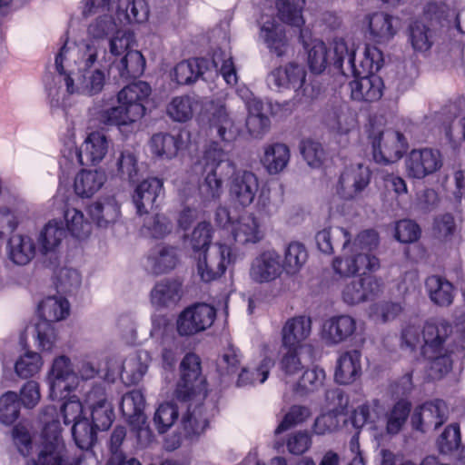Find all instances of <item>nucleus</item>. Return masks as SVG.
<instances>
[{
  "label": "nucleus",
  "instance_id": "nucleus-1",
  "mask_svg": "<svg viewBox=\"0 0 465 465\" xmlns=\"http://www.w3.org/2000/svg\"><path fill=\"white\" fill-rule=\"evenodd\" d=\"M207 394L206 381L201 375V361L194 353L186 354L181 362V380L175 398L188 402L187 412L182 418L180 433L185 439L199 438L209 426V417L202 404Z\"/></svg>",
  "mask_w": 465,
  "mask_h": 465
},
{
  "label": "nucleus",
  "instance_id": "nucleus-2",
  "mask_svg": "<svg viewBox=\"0 0 465 465\" xmlns=\"http://www.w3.org/2000/svg\"><path fill=\"white\" fill-rule=\"evenodd\" d=\"M456 336L453 328L444 319H431L425 322L422 330L408 326L402 331V340L411 350L420 349L423 357H432L442 350L452 349V343L465 349V314L456 322Z\"/></svg>",
  "mask_w": 465,
  "mask_h": 465
},
{
  "label": "nucleus",
  "instance_id": "nucleus-3",
  "mask_svg": "<svg viewBox=\"0 0 465 465\" xmlns=\"http://www.w3.org/2000/svg\"><path fill=\"white\" fill-rule=\"evenodd\" d=\"M203 179L199 184L201 202L206 204L218 201L223 193V179L230 176L235 164L218 144H212L204 153Z\"/></svg>",
  "mask_w": 465,
  "mask_h": 465
},
{
  "label": "nucleus",
  "instance_id": "nucleus-4",
  "mask_svg": "<svg viewBox=\"0 0 465 465\" xmlns=\"http://www.w3.org/2000/svg\"><path fill=\"white\" fill-rule=\"evenodd\" d=\"M151 91V86L143 81L126 85L118 93L119 105L104 112V122L106 124L121 126L138 121L144 115V102Z\"/></svg>",
  "mask_w": 465,
  "mask_h": 465
},
{
  "label": "nucleus",
  "instance_id": "nucleus-5",
  "mask_svg": "<svg viewBox=\"0 0 465 465\" xmlns=\"http://www.w3.org/2000/svg\"><path fill=\"white\" fill-rule=\"evenodd\" d=\"M307 72L303 65L289 63L271 71L267 76L270 88L278 92L294 91V100L298 103L308 104L316 99L320 89L306 81Z\"/></svg>",
  "mask_w": 465,
  "mask_h": 465
},
{
  "label": "nucleus",
  "instance_id": "nucleus-6",
  "mask_svg": "<svg viewBox=\"0 0 465 465\" xmlns=\"http://www.w3.org/2000/svg\"><path fill=\"white\" fill-rule=\"evenodd\" d=\"M333 64L345 76H360L363 74L378 71L382 65V52L376 46H366L364 51V60L361 61L360 67L355 64V48L351 45L350 47L343 39L333 41Z\"/></svg>",
  "mask_w": 465,
  "mask_h": 465
},
{
  "label": "nucleus",
  "instance_id": "nucleus-7",
  "mask_svg": "<svg viewBox=\"0 0 465 465\" xmlns=\"http://www.w3.org/2000/svg\"><path fill=\"white\" fill-rule=\"evenodd\" d=\"M368 139L377 163L389 164L401 159L408 148L405 136L399 131L371 124Z\"/></svg>",
  "mask_w": 465,
  "mask_h": 465
},
{
  "label": "nucleus",
  "instance_id": "nucleus-8",
  "mask_svg": "<svg viewBox=\"0 0 465 465\" xmlns=\"http://www.w3.org/2000/svg\"><path fill=\"white\" fill-rule=\"evenodd\" d=\"M66 54V46L60 48V76H64V82L66 91L70 94H84L93 95L102 91L104 84V74L100 69L90 71L92 66H85L84 63L83 54H81L80 65L83 66L77 73L71 72L66 74L64 72V60Z\"/></svg>",
  "mask_w": 465,
  "mask_h": 465
},
{
  "label": "nucleus",
  "instance_id": "nucleus-9",
  "mask_svg": "<svg viewBox=\"0 0 465 465\" xmlns=\"http://www.w3.org/2000/svg\"><path fill=\"white\" fill-rule=\"evenodd\" d=\"M39 321L35 325L39 346L43 351H51L56 343L58 322V298L52 295L45 298L38 305Z\"/></svg>",
  "mask_w": 465,
  "mask_h": 465
},
{
  "label": "nucleus",
  "instance_id": "nucleus-10",
  "mask_svg": "<svg viewBox=\"0 0 465 465\" xmlns=\"http://www.w3.org/2000/svg\"><path fill=\"white\" fill-rule=\"evenodd\" d=\"M42 445L38 465H58V412L54 405L46 406L42 411Z\"/></svg>",
  "mask_w": 465,
  "mask_h": 465
},
{
  "label": "nucleus",
  "instance_id": "nucleus-11",
  "mask_svg": "<svg viewBox=\"0 0 465 465\" xmlns=\"http://www.w3.org/2000/svg\"><path fill=\"white\" fill-rule=\"evenodd\" d=\"M119 29V25L107 15L99 16L89 25L88 34L94 40L84 45V49L75 50L77 53L83 52L85 66L94 65L100 54H105V45L100 40L114 35Z\"/></svg>",
  "mask_w": 465,
  "mask_h": 465
},
{
  "label": "nucleus",
  "instance_id": "nucleus-12",
  "mask_svg": "<svg viewBox=\"0 0 465 465\" xmlns=\"http://www.w3.org/2000/svg\"><path fill=\"white\" fill-rule=\"evenodd\" d=\"M232 262V249L223 243H215L199 254L197 272L201 279L209 282L222 276Z\"/></svg>",
  "mask_w": 465,
  "mask_h": 465
},
{
  "label": "nucleus",
  "instance_id": "nucleus-13",
  "mask_svg": "<svg viewBox=\"0 0 465 465\" xmlns=\"http://www.w3.org/2000/svg\"><path fill=\"white\" fill-rule=\"evenodd\" d=\"M215 309L207 303H196L184 309L177 320L181 336H191L211 327L215 320Z\"/></svg>",
  "mask_w": 465,
  "mask_h": 465
},
{
  "label": "nucleus",
  "instance_id": "nucleus-14",
  "mask_svg": "<svg viewBox=\"0 0 465 465\" xmlns=\"http://www.w3.org/2000/svg\"><path fill=\"white\" fill-rule=\"evenodd\" d=\"M109 149V141L102 132H93L84 140L82 147L78 149L74 142H70L69 153L65 155L72 162L77 161L81 165L99 163L106 155Z\"/></svg>",
  "mask_w": 465,
  "mask_h": 465
},
{
  "label": "nucleus",
  "instance_id": "nucleus-15",
  "mask_svg": "<svg viewBox=\"0 0 465 465\" xmlns=\"http://www.w3.org/2000/svg\"><path fill=\"white\" fill-rule=\"evenodd\" d=\"M259 179L251 171L240 170L231 173L229 182V196L232 203L242 208L250 206L258 193Z\"/></svg>",
  "mask_w": 465,
  "mask_h": 465
},
{
  "label": "nucleus",
  "instance_id": "nucleus-16",
  "mask_svg": "<svg viewBox=\"0 0 465 465\" xmlns=\"http://www.w3.org/2000/svg\"><path fill=\"white\" fill-rule=\"evenodd\" d=\"M442 166L440 151L432 148L413 149L405 159L409 177L423 179L439 171Z\"/></svg>",
  "mask_w": 465,
  "mask_h": 465
},
{
  "label": "nucleus",
  "instance_id": "nucleus-17",
  "mask_svg": "<svg viewBox=\"0 0 465 465\" xmlns=\"http://www.w3.org/2000/svg\"><path fill=\"white\" fill-rule=\"evenodd\" d=\"M282 272L281 255L274 250H266L252 261L249 276L255 283H270L280 278Z\"/></svg>",
  "mask_w": 465,
  "mask_h": 465
},
{
  "label": "nucleus",
  "instance_id": "nucleus-18",
  "mask_svg": "<svg viewBox=\"0 0 465 465\" xmlns=\"http://www.w3.org/2000/svg\"><path fill=\"white\" fill-rule=\"evenodd\" d=\"M448 415L447 404L441 400H435L415 409L411 416V424L415 430L425 432L441 426L448 420Z\"/></svg>",
  "mask_w": 465,
  "mask_h": 465
},
{
  "label": "nucleus",
  "instance_id": "nucleus-19",
  "mask_svg": "<svg viewBox=\"0 0 465 465\" xmlns=\"http://www.w3.org/2000/svg\"><path fill=\"white\" fill-rule=\"evenodd\" d=\"M380 281L371 275L362 273L359 278L348 282L341 291L342 301L349 305H355L373 300L381 292Z\"/></svg>",
  "mask_w": 465,
  "mask_h": 465
},
{
  "label": "nucleus",
  "instance_id": "nucleus-20",
  "mask_svg": "<svg viewBox=\"0 0 465 465\" xmlns=\"http://www.w3.org/2000/svg\"><path fill=\"white\" fill-rule=\"evenodd\" d=\"M36 242L43 264L55 272L58 268V220L47 222L39 231Z\"/></svg>",
  "mask_w": 465,
  "mask_h": 465
},
{
  "label": "nucleus",
  "instance_id": "nucleus-21",
  "mask_svg": "<svg viewBox=\"0 0 465 465\" xmlns=\"http://www.w3.org/2000/svg\"><path fill=\"white\" fill-rule=\"evenodd\" d=\"M368 167L357 164L346 168L336 185L337 193L345 200H351L360 193L370 183Z\"/></svg>",
  "mask_w": 465,
  "mask_h": 465
},
{
  "label": "nucleus",
  "instance_id": "nucleus-22",
  "mask_svg": "<svg viewBox=\"0 0 465 465\" xmlns=\"http://www.w3.org/2000/svg\"><path fill=\"white\" fill-rule=\"evenodd\" d=\"M87 402L91 408L92 424L97 430H105L113 423L114 413L112 404L107 401L104 388L95 385L87 394Z\"/></svg>",
  "mask_w": 465,
  "mask_h": 465
},
{
  "label": "nucleus",
  "instance_id": "nucleus-23",
  "mask_svg": "<svg viewBox=\"0 0 465 465\" xmlns=\"http://www.w3.org/2000/svg\"><path fill=\"white\" fill-rule=\"evenodd\" d=\"M357 115L345 103L331 105L325 109L323 124L332 133L348 134L357 127Z\"/></svg>",
  "mask_w": 465,
  "mask_h": 465
},
{
  "label": "nucleus",
  "instance_id": "nucleus-24",
  "mask_svg": "<svg viewBox=\"0 0 465 465\" xmlns=\"http://www.w3.org/2000/svg\"><path fill=\"white\" fill-rule=\"evenodd\" d=\"M356 331V320L350 315H338L326 320L322 326V339L329 345L348 341Z\"/></svg>",
  "mask_w": 465,
  "mask_h": 465
},
{
  "label": "nucleus",
  "instance_id": "nucleus-25",
  "mask_svg": "<svg viewBox=\"0 0 465 465\" xmlns=\"http://www.w3.org/2000/svg\"><path fill=\"white\" fill-rule=\"evenodd\" d=\"M163 191V181L153 177L140 183L133 194V202L137 213L142 215L148 213L155 206H158L157 200Z\"/></svg>",
  "mask_w": 465,
  "mask_h": 465
},
{
  "label": "nucleus",
  "instance_id": "nucleus-26",
  "mask_svg": "<svg viewBox=\"0 0 465 465\" xmlns=\"http://www.w3.org/2000/svg\"><path fill=\"white\" fill-rule=\"evenodd\" d=\"M183 296V284L176 279H163L155 283L150 292L152 304L156 308L175 306Z\"/></svg>",
  "mask_w": 465,
  "mask_h": 465
},
{
  "label": "nucleus",
  "instance_id": "nucleus-27",
  "mask_svg": "<svg viewBox=\"0 0 465 465\" xmlns=\"http://www.w3.org/2000/svg\"><path fill=\"white\" fill-rule=\"evenodd\" d=\"M312 331V321L304 315L288 319L282 329V344L284 348H299Z\"/></svg>",
  "mask_w": 465,
  "mask_h": 465
},
{
  "label": "nucleus",
  "instance_id": "nucleus-28",
  "mask_svg": "<svg viewBox=\"0 0 465 465\" xmlns=\"http://www.w3.org/2000/svg\"><path fill=\"white\" fill-rule=\"evenodd\" d=\"M358 77L350 83L351 99L370 103L378 101L382 95L381 78L375 74Z\"/></svg>",
  "mask_w": 465,
  "mask_h": 465
},
{
  "label": "nucleus",
  "instance_id": "nucleus-29",
  "mask_svg": "<svg viewBox=\"0 0 465 465\" xmlns=\"http://www.w3.org/2000/svg\"><path fill=\"white\" fill-rule=\"evenodd\" d=\"M232 236L239 244L257 243L264 237V231L258 218L248 213L239 218L232 228Z\"/></svg>",
  "mask_w": 465,
  "mask_h": 465
},
{
  "label": "nucleus",
  "instance_id": "nucleus-30",
  "mask_svg": "<svg viewBox=\"0 0 465 465\" xmlns=\"http://www.w3.org/2000/svg\"><path fill=\"white\" fill-rule=\"evenodd\" d=\"M361 354L357 350L342 353L337 360L335 381L343 385L354 382L361 374Z\"/></svg>",
  "mask_w": 465,
  "mask_h": 465
},
{
  "label": "nucleus",
  "instance_id": "nucleus-31",
  "mask_svg": "<svg viewBox=\"0 0 465 465\" xmlns=\"http://www.w3.org/2000/svg\"><path fill=\"white\" fill-rule=\"evenodd\" d=\"M398 20L391 15L377 12L369 17L371 38L377 44H387L397 34Z\"/></svg>",
  "mask_w": 465,
  "mask_h": 465
},
{
  "label": "nucleus",
  "instance_id": "nucleus-32",
  "mask_svg": "<svg viewBox=\"0 0 465 465\" xmlns=\"http://www.w3.org/2000/svg\"><path fill=\"white\" fill-rule=\"evenodd\" d=\"M183 146L184 142L180 132L175 134L158 133L150 140L152 153L161 159H173Z\"/></svg>",
  "mask_w": 465,
  "mask_h": 465
},
{
  "label": "nucleus",
  "instance_id": "nucleus-33",
  "mask_svg": "<svg viewBox=\"0 0 465 465\" xmlns=\"http://www.w3.org/2000/svg\"><path fill=\"white\" fill-rule=\"evenodd\" d=\"M291 158L289 147L282 143L267 144L263 148L261 163L270 174H278L288 165Z\"/></svg>",
  "mask_w": 465,
  "mask_h": 465
},
{
  "label": "nucleus",
  "instance_id": "nucleus-34",
  "mask_svg": "<svg viewBox=\"0 0 465 465\" xmlns=\"http://www.w3.org/2000/svg\"><path fill=\"white\" fill-rule=\"evenodd\" d=\"M107 176L102 170H82L74 178L75 193L82 198H90L105 183Z\"/></svg>",
  "mask_w": 465,
  "mask_h": 465
},
{
  "label": "nucleus",
  "instance_id": "nucleus-35",
  "mask_svg": "<svg viewBox=\"0 0 465 465\" xmlns=\"http://www.w3.org/2000/svg\"><path fill=\"white\" fill-rule=\"evenodd\" d=\"M7 249L9 258L15 264L25 265L35 257L36 245L30 236L16 233L9 238Z\"/></svg>",
  "mask_w": 465,
  "mask_h": 465
},
{
  "label": "nucleus",
  "instance_id": "nucleus-36",
  "mask_svg": "<svg viewBox=\"0 0 465 465\" xmlns=\"http://www.w3.org/2000/svg\"><path fill=\"white\" fill-rule=\"evenodd\" d=\"M116 17L120 25L143 23L147 20L149 9L144 0H117Z\"/></svg>",
  "mask_w": 465,
  "mask_h": 465
},
{
  "label": "nucleus",
  "instance_id": "nucleus-37",
  "mask_svg": "<svg viewBox=\"0 0 465 465\" xmlns=\"http://www.w3.org/2000/svg\"><path fill=\"white\" fill-rule=\"evenodd\" d=\"M249 114L246 119V128L249 134L256 139H261L270 129V119L262 113V103L251 100L246 104Z\"/></svg>",
  "mask_w": 465,
  "mask_h": 465
},
{
  "label": "nucleus",
  "instance_id": "nucleus-38",
  "mask_svg": "<svg viewBox=\"0 0 465 465\" xmlns=\"http://www.w3.org/2000/svg\"><path fill=\"white\" fill-rule=\"evenodd\" d=\"M315 241L321 252L331 254L334 241L341 242L344 251L350 246L351 232L342 227L323 229L317 232Z\"/></svg>",
  "mask_w": 465,
  "mask_h": 465
},
{
  "label": "nucleus",
  "instance_id": "nucleus-39",
  "mask_svg": "<svg viewBox=\"0 0 465 465\" xmlns=\"http://www.w3.org/2000/svg\"><path fill=\"white\" fill-rule=\"evenodd\" d=\"M307 260L306 247L299 242H292L284 250L282 271L288 275H295L302 270Z\"/></svg>",
  "mask_w": 465,
  "mask_h": 465
},
{
  "label": "nucleus",
  "instance_id": "nucleus-40",
  "mask_svg": "<svg viewBox=\"0 0 465 465\" xmlns=\"http://www.w3.org/2000/svg\"><path fill=\"white\" fill-rule=\"evenodd\" d=\"M144 397L138 390L131 391L122 397L120 410L123 415L129 420L131 423L144 421L143 414L144 409Z\"/></svg>",
  "mask_w": 465,
  "mask_h": 465
},
{
  "label": "nucleus",
  "instance_id": "nucleus-41",
  "mask_svg": "<svg viewBox=\"0 0 465 465\" xmlns=\"http://www.w3.org/2000/svg\"><path fill=\"white\" fill-rule=\"evenodd\" d=\"M426 290L430 300L440 306H448L452 302L453 287L445 279L431 275L425 282Z\"/></svg>",
  "mask_w": 465,
  "mask_h": 465
},
{
  "label": "nucleus",
  "instance_id": "nucleus-42",
  "mask_svg": "<svg viewBox=\"0 0 465 465\" xmlns=\"http://www.w3.org/2000/svg\"><path fill=\"white\" fill-rule=\"evenodd\" d=\"M212 127L215 128L219 137L223 141H232L237 135V129L224 104H219L215 107L212 120Z\"/></svg>",
  "mask_w": 465,
  "mask_h": 465
},
{
  "label": "nucleus",
  "instance_id": "nucleus-43",
  "mask_svg": "<svg viewBox=\"0 0 465 465\" xmlns=\"http://www.w3.org/2000/svg\"><path fill=\"white\" fill-rule=\"evenodd\" d=\"M305 0H277L276 7L281 21L292 26L301 27L304 24L302 10Z\"/></svg>",
  "mask_w": 465,
  "mask_h": 465
},
{
  "label": "nucleus",
  "instance_id": "nucleus-44",
  "mask_svg": "<svg viewBox=\"0 0 465 465\" xmlns=\"http://www.w3.org/2000/svg\"><path fill=\"white\" fill-rule=\"evenodd\" d=\"M88 211L91 218L100 227H105L114 222L120 213L119 206L113 199L97 201L89 205Z\"/></svg>",
  "mask_w": 465,
  "mask_h": 465
},
{
  "label": "nucleus",
  "instance_id": "nucleus-45",
  "mask_svg": "<svg viewBox=\"0 0 465 465\" xmlns=\"http://www.w3.org/2000/svg\"><path fill=\"white\" fill-rule=\"evenodd\" d=\"M198 104L190 95L175 96L168 104L167 114L176 122H186L191 119Z\"/></svg>",
  "mask_w": 465,
  "mask_h": 465
},
{
  "label": "nucleus",
  "instance_id": "nucleus-46",
  "mask_svg": "<svg viewBox=\"0 0 465 465\" xmlns=\"http://www.w3.org/2000/svg\"><path fill=\"white\" fill-rule=\"evenodd\" d=\"M145 66L143 54L136 50H129L121 59L118 64L119 74L122 78H136L140 76Z\"/></svg>",
  "mask_w": 465,
  "mask_h": 465
},
{
  "label": "nucleus",
  "instance_id": "nucleus-47",
  "mask_svg": "<svg viewBox=\"0 0 465 465\" xmlns=\"http://www.w3.org/2000/svg\"><path fill=\"white\" fill-rule=\"evenodd\" d=\"M273 366L274 361L270 357H265L254 371L242 368L238 376L237 386L254 385L256 382L263 383L267 380L270 370Z\"/></svg>",
  "mask_w": 465,
  "mask_h": 465
},
{
  "label": "nucleus",
  "instance_id": "nucleus-48",
  "mask_svg": "<svg viewBox=\"0 0 465 465\" xmlns=\"http://www.w3.org/2000/svg\"><path fill=\"white\" fill-rule=\"evenodd\" d=\"M203 60L190 59L176 64L173 78L178 84H189L195 82L203 74Z\"/></svg>",
  "mask_w": 465,
  "mask_h": 465
},
{
  "label": "nucleus",
  "instance_id": "nucleus-49",
  "mask_svg": "<svg viewBox=\"0 0 465 465\" xmlns=\"http://www.w3.org/2000/svg\"><path fill=\"white\" fill-rule=\"evenodd\" d=\"M64 223L70 234L77 239H84L91 232V224L84 213L75 208H67L64 214Z\"/></svg>",
  "mask_w": 465,
  "mask_h": 465
},
{
  "label": "nucleus",
  "instance_id": "nucleus-50",
  "mask_svg": "<svg viewBox=\"0 0 465 465\" xmlns=\"http://www.w3.org/2000/svg\"><path fill=\"white\" fill-rule=\"evenodd\" d=\"M96 430L86 418L75 420L71 427L72 437L81 450H88L93 446L96 439Z\"/></svg>",
  "mask_w": 465,
  "mask_h": 465
},
{
  "label": "nucleus",
  "instance_id": "nucleus-51",
  "mask_svg": "<svg viewBox=\"0 0 465 465\" xmlns=\"http://www.w3.org/2000/svg\"><path fill=\"white\" fill-rule=\"evenodd\" d=\"M172 228V223L164 214L156 213L145 217L142 232L146 236L161 239L169 234Z\"/></svg>",
  "mask_w": 465,
  "mask_h": 465
},
{
  "label": "nucleus",
  "instance_id": "nucleus-52",
  "mask_svg": "<svg viewBox=\"0 0 465 465\" xmlns=\"http://www.w3.org/2000/svg\"><path fill=\"white\" fill-rule=\"evenodd\" d=\"M411 404L407 401H399L387 414V432L397 434L401 430L411 412Z\"/></svg>",
  "mask_w": 465,
  "mask_h": 465
},
{
  "label": "nucleus",
  "instance_id": "nucleus-53",
  "mask_svg": "<svg viewBox=\"0 0 465 465\" xmlns=\"http://www.w3.org/2000/svg\"><path fill=\"white\" fill-rule=\"evenodd\" d=\"M20 401L14 391H7L0 397V422L10 425L19 417Z\"/></svg>",
  "mask_w": 465,
  "mask_h": 465
},
{
  "label": "nucleus",
  "instance_id": "nucleus-54",
  "mask_svg": "<svg viewBox=\"0 0 465 465\" xmlns=\"http://www.w3.org/2000/svg\"><path fill=\"white\" fill-rule=\"evenodd\" d=\"M213 227L210 223L202 222L193 229L190 238L189 245L194 253L202 254L211 248Z\"/></svg>",
  "mask_w": 465,
  "mask_h": 465
},
{
  "label": "nucleus",
  "instance_id": "nucleus-55",
  "mask_svg": "<svg viewBox=\"0 0 465 465\" xmlns=\"http://www.w3.org/2000/svg\"><path fill=\"white\" fill-rule=\"evenodd\" d=\"M409 40L417 52H426L432 45V32L425 25L414 22L410 26Z\"/></svg>",
  "mask_w": 465,
  "mask_h": 465
},
{
  "label": "nucleus",
  "instance_id": "nucleus-56",
  "mask_svg": "<svg viewBox=\"0 0 465 465\" xmlns=\"http://www.w3.org/2000/svg\"><path fill=\"white\" fill-rule=\"evenodd\" d=\"M154 273L162 274L173 270L178 262L176 249L162 247L158 252L149 258Z\"/></svg>",
  "mask_w": 465,
  "mask_h": 465
},
{
  "label": "nucleus",
  "instance_id": "nucleus-57",
  "mask_svg": "<svg viewBox=\"0 0 465 465\" xmlns=\"http://www.w3.org/2000/svg\"><path fill=\"white\" fill-rule=\"evenodd\" d=\"M242 354L234 346H228L217 361V370L221 376H230L238 371Z\"/></svg>",
  "mask_w": 465,
  "mask_h": 465
},
{
  "label": "nucleus",
  "instance_id": "nucleus-58",
  "mask_svg": "<svg viewBox=\"0 0 465 465\" xmlns=\"http://www.w3.org/2000/svg\"><path fill=\"white\" fill-rule=\"evenodd\" d=\"M262 35L267 44V46L273 51L278 56H282L286 53L288 44L285 34L277 26L272 25L262 27Z\"/></svg>",
  "mask_w": 465,
  "mask_h": 465
},
{
  "label": "nucleus",
  "instance_id": "nucleus-59",
  "mask_svg": "<svg viewBox=\"0 0 465 465\" xmlns=\"http://www.w3.org/2000/svg\"><path fill=\"white\" fill-rule=\"evenodd\" d=\"M41 366V356L37 352L26 351L16 361L15 370L20 378L28 379L36 374Z\"/></svg>",
  "mask_w": 465,
  "mask_h": 465
},
{
  "label": "nucleus",
  "instance_id": "nucleus-60",
  "mask_svg": "<svg viewBox=\"0 0 465 465\" xmlns=\"http://www.w3.org/2000/svg\"><path fill=\"white\" fill-rule=\"evenodd\" d=\"M178 414V409L173 403L160 404L153 416V422L158 432L167 431L177 420Z\"/></svg>",
  "mask_w": 465,
  "mask_h": 465
},
{
  "label": "nucleus",
  "instance_id": "nucleus-61",
  "mask_svg": "<svg viewBox=\"0 0 465 465\" xmlns=\"http://www.w3.org/2000/svg\"><path fill=\"white\" fill-rule=\"evenodd\" d=\"M452 349L442 350L432 357H424L430 361V376L432 379L440 380L449 373L452 368L450 353Z\"/></svg>",
  "mask_w": 465,
  "mask_h": 465
},
{
  "label": "nucleus",
  "instance_id": "nucleus-62",
  "mask_svg": "<svg viewBox=\"0 0 465 465\" xmlns=\"http://www.w3.org/2000/svg\"><path fill=\"white\" fill-rule=\"evenodd\" d=\"M117 173L121 178L134 181L138 174V163L135 154L130 150H124L116 159Z\"/></svg>",
  "mask_w": 465,
  "mask_h": 465
},
{
  "label": "nucleus",
  "instance_id": "nucleus-63",
  "mask_svg": "<svg viewBox=\"0 0 465 465\" xmlns=\"http://www.w3.org/2000/svg\"><path fill=\"white\" fill-rule=\"evenodd\" d=\"M308 63L312 72L321 74L328 64V52L325 44L314 40L308 51Z\"/></svg>",
  "mask_w": 465,
  "mask_h": 465
},
{
  "label": "nucleus",
  "instance_id": "nucleus-64",
  "mask_svg": "<svg viewBox=\"0 0 465 465\" xmlns=\"http://www.w3.org/2000/svg\"><path fill=\"white\" fill-rule=\"evenodd\" d=\"M379 245V236L374 230L361 232L353 241H350V246L345 250L347 252H370Z\"/></svg>",
  "mask_w": 465,
  "mask_h": 465
}]
</instances>
